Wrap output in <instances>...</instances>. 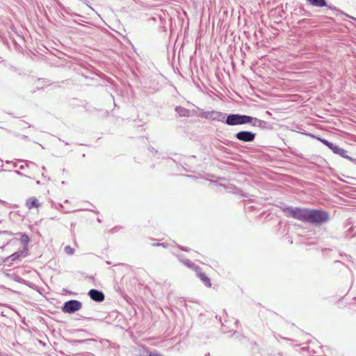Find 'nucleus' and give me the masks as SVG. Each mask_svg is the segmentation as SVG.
Segmentation results:
<instances>
[{
	"instance_id": "nucleus-2",
	"label": "nucleus",
	"mask_w": 356,
	"mask_h": 356,
	"mask_svg": "<svg viewBox=\"0 0 356 356\" xmlns=\"http://www.w3.org/2000/svg\"><path fill=\"white\" fill-rule=\"evenodd\" d=\"M253 118L249 115H240V114H231L229 115L226 120L225 123L230 126L240 125L248 123H252Z\"/></svg>"
},
{
	"instance_id": "nucleus-10",
	"label": "nucleus",
	"mask_w": 356,
	"mask_h": 356,
	"mask_svg": "<svg viewBox=\"0 0 356 356\" xmlns=\"http://www.w3.org/2000/svg\"><path fill=\"white\" fill-rule=\"evenodd\" d=\"M29 241V238L28 236H26L25 234L22 235L21 242H22V243L24 245V250H26V246L28 244Z\"/></svg>"
},
{
	"instance_id": "nucleus-16",
	"label": "nucleus",
	"mask_w": 356,
	"mask_h": 356,
	"mask_svg": "<svg viewBox=\"0 0 356 356\" xmlns=\"http://www.w3.org/2000/svg\"><path fill=\"white\" fill-rule=\"evenodd\" d=\"M186 265L188 266V267H192L191 265V263H190V261H187L186 263H185Z\"/></svg>"
},
{
	"instance_id": "nucleus-9",
	"label": "nucleus",
	"mask_w": 356,
	"mask_h": 356,
	"mask_svg": "<svg viewBox=\"0 0 356 356\" xmlns=\"http://www.w3.org/2000/svg\"><path fill=\"white\" fill-rule=\"evenodd\" d=\"M21 162L24 163V165L23 164V165H21L19 166V168L20 170H24L25 168V167L31 168L33 165H35L34 163H33L31 161H22Z\"/></svg>"
},
{
	"instance_id": "nucleus-15",
	"label": "nucleus",
	"mask_w": 356,
	"mask_h": 356,
	"mask_svg": "<svg viewBox=\"0 0 356 356\" xmlns=\"http://www.w3.org/2000/svg\"><path fill=\"white\" fill-rule=\"evenodd\" d=\"M17 243V240H13V241H10V242L8 243V245H9V244H15V243Z\"/></svg>"
},
{
	"instance_id": "nucleus-11",
	"label": "nucleus",
	"mask_w": 356,
	"mask_h": 356,
	"mask_svg": "<svg viewBox=\"0 0 356 356\" xmlns=\"http://www.w3.org/2000/svg\"><path fill=\"white\" fill-rule=\"evenodd\" d=\"M253 126H259L261 127L264 124H266V122L264 120H261L257 118H253L252 123H251Z\"/></svg>"
},
{
	"instance_id": "nucleus-14",
	"label": "nucleus",
	"mask_w": 356,
	"mask_h": 356,
	"mask_svg": "<svg viewBox=\"0 0 356 356\" xmlns=\"http://www.w3.org/2000/svg\"><path fill=\"white\" fill-rule=\"evenodd\" d=\"M320 140L326 146H327L330 149H332L333 146L334 145L333 143L329 142L328 140L325 139H320Z\"/></svg>"
},
{
	"instance_id": "nucleus-12",
	"label": "nucleus",
	"mask_w": 356,
	"mask_h": 356,
	"mask_svg": "<svg viewBox=\"0 0 356 356\" xmlns=\"http://www.w3.org/2000/svg\"><path fill=\"white\" fill-rule=\"evenodd\" d=\"M64 252L68 255H72L74 254V250L70 245H67L64 248Z\"/></svg>"
},
{
	"instance_id": "nucleus-8",
	"label": "nucleus",
	"mask_w": 356,
	"mask_h": 356,
	"mask_svg": "<svg viewBox=\"0 0 356 356\" xmlns=\"http://www.w3.org/2000/svg\"><path fill=\"white\" fill-rule=\"evenodd\" d=\"M176 112L178 113L179 116L181 117H188L190 115V111L181 106H177L175 108Z\"/></svg>"
},
{
	"instance_id": "nucleus-17",
	"label": "nucleus",
	"mask_w": 356,
	"mask_h": 356,
	"mask_svg": "<svg viewBox=\"0 0 356 356\" xmlns=\"http://www.w3.org/2000/svg\"><path fill=\"white\" fill-rule=\"evenodd\" d=\"M15 172H16L17 175H22V174L20 172H19V171H15Z\"/></svg>"
},
{
	"instance_id": "nucleus-1",
	"label": "nucleus",
	"mask_w": 356,
	"mask_h": 356,
	"mask_svg": "<svg viewBox=\"0 0 356 356\" xmlns=\"http://www.w3.org/2000/svg\"><path fill=\"white\" fill-rule=\"evenodd\" d=\"M286 216H291L304 222L319 225L327 222L329 219L327 212L318 209H301L299 207H285L283 209Z\"/></svg>"
},
{
	"instance_id": "nucleus-13",
	"label": "nucleus",
	"mask_w": 356,
	"mask_h": 356,
	"mask_svg": "<svg viewBox=\"0 0 356 356\" xmlns=\"http://www.w3.org/2000/svg\"><path fill=\"white\" fill-rule=\"evenodd\" d=\"M22 254V252H14L13 254H12L10 256V258L11 259L12 261H15L16 260L21 254ZM9 257L7 258V259H8Z\"/></svg>"
},
{
	"instance_id": "nucleus-3",
	"label": "nucleus",
	"mask_w": 356,
	"mask_h": 356,
	"mask_svg": "<svg viewBox=\"0 0 356 356\" xmlns=\"http://www.w3.org/2000/svg\"><path fill=\"white\" fill-rule=\"evenodd\" d=\"M198 115L205 119L218 122H223L225 118V113L216 111H204L203 110H200Z\"/></svg>"
},
{
	"instance_id": "nucleus-6",
	"label": "nucleus",
	"mask_w": 356,
	"mask_h": 356,
	"mask_svg": "<svg viewBox=\"0 0 356 356\" xmlns=\"http://www.w3.org/2000/svg\"><path fill=\"white\" fill-rule=\"evenodd\" d=\"M332 150L333 151V152L341 156L342 157L348 158V156H347V151L337 145H334Z\"/></svg>"
},
{
	"instance_id": "nucleus-5",
	"label": "nucleus",
	"mask_w": 356,
	"mask_h": 356,
	"mask_svg": "<svg viewBox=\"0 0 356 356\" xmlns=\"http://www.w3.org/2000/svg\"><path fill=\"white\" fill-rule=\"evenodd\" d=\"M306 1L314 7L321 8L327 6V2L325 0H306Z\"/></svg>"
},
{
	"instance_id": "nucleus-4",
	"label": "nucleus",
	"mask_w": 356,
	"mask_h": 356,
	"mask_svg": "<svg viewBox=\"0 0 356 356\" xmlns=\"http://www.w3.org/2000/svg\"><path fill=\"white\" fill-rule=\"evenodd\" d=\"M256 134L247 131H239L236 134V138L243 142H252L254 140Z\"/></svg>"
},
{
	"instance_id": "nucleus-7",
	"label": "nucleus",
	"mask_w": 356,
	"mask_h": 356,
	"mask_svg": "<svg viewBox=\"0 0 356 356\" xmlns=\"http://www.w3.org/2000/svg\"><path fill=\"white\" fill-rule=\"evenodd\" d=\"M26 206L29 209L32 208H38L40 206V203L38 202V200L35 197L29 198L26 201Z\"/></svg>"
}]
</instances>
